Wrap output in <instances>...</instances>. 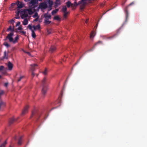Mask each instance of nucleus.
I'll return each mask as SVG.
<instances>
[{"instance_id":"obj_48","label":"nucleus","mask_w":147,"mask_h":147,"mask_svg":"<svg viewBox=\"0 0 147 147\" xmlns=\"http://www.w3.org/2000/svg\"><path fill=\"white\" fill-rule=\"evenodd\" d=\"M47 33L48 34H50L51 33V30H47Z\"/></svg>"},{"instance_id":"obj_56","label":"nucleus","mask_w":147,"mask_h":147,"mask_svg":"<svg viewBox=\"0 0 147 147\" xmlns=\"http://www.w3.org/2000/svg\"><path fill=\"white\" fill-rule=\"evenodd\" d=\"M38 115H38H38H36V119H37V117H39V116H40V115H39V114H38Z\"/></svg>"},{"instance_id":"obj_20","label":"nucleus","mask_w":147,"mask_h":147,"mask_svg":"<svg viewBox=\"0 0 147 147\" xmlns=\"http://www.w3.org/2000/svg\"><path fill=\"white\" fill-rule=\"evenodd\" d=\"M19 39V36L18 35H17V36L15 38V40L13 39V41H12L13 43L15 44L18 42V40Z\"/></svg>"},{"instance_id":"obj_46","label":"nucleus","mask_w":147,"mask_h":147,"mask_svg":"<svg viewBox=\"0 0 147 147\" xmlns=\"http://www.w3.org/2000/svg\"><path fill=\"white\" fill-rule=\"evenodd\" d=\"M32 71V76L33 77H34L35 74L34 73V71Z\"/></svg>"},{"instance_id":"obj_29","label":"nucleus","mask_w":147,"mask_h":147,"mask_svg":"<svg viewBox=\"0 0 147 147\" xmlns=\"http://www.w3.org/2000/svg\"><path fill=\"white\" fill-rule=\"evenodd\" d=\"M6 144L7 140H5V142L1 145L0 147H4Z\"/></svg>"},{"instance_id":"obj_55","label":"nucleus","mask_w":147,"mask_h":147,"mask_svg":"<svg viewBox=\"0 0 147 147\" xmlns=\"http://www.w3.org/2000/svg\"><path fill=\"white\" fill-rule=\"evenodd\" d=\"M16 139H17V136H15L14 138V140H16Z\"/></svg>"},{"instance_id":"obj_47","label":"nucleus","mask_w":147,"mask_h":147,"mask_svg":"<svg viewBox=\"0 0 147 147\" xmlns=\"http://www.w3.org/2000/svg\"><path fill=\"white\" fill-rule=\"evenodd\" d=\"M38 18H39V16H38L37 18H36L35 20H34V22H36V21H37L38 20Z\"/></svg>"},{"instance_id":"obj_4","label":"nucleus","mask_w":147,"mask_h":147,"mask_svg":"<svg viewBox=\"0 0 147 147\" xmlns=\"http://www.w3.org/2000/svg\"><path fill=\"white\" fill-rule=\"evenodd\" d=\"M37 3V0H31L30 2L29 6L31 8H34L36 7V4Z\"/></svg>"},{"instance_id":"obj_24","label":"nucleus","mask_w":147,"mask_h":147,"mask_svg":"<svg viewBox=\"0 0 147 147\" xmlns=\"http://www.w3.org/2000/svg\"><path fill=\"white\" fill-rule=\"evenodd\" d=\"M32 37L34 38H35L36 37L35 33L33 30H32Z\"/></svg>"},{"instance_id":"obj_17","label":"nucleus","mask_w":147,"mask_h":147,"mask_svg":"<svg viewBox=\"0 0 147 147\" xmlns=\"http://www.w3.org/2000/svg\"><path fill=\"white\" fill-rule=\"evenodd\" d=\"M36 115H37L38 116V113H37L36 111H33L32 112V115L30 117V118Z\"/></svg>"},{"instance_id":"obj_33","label":"nucleus","mask_w":147,"mask_h":147,"mask_svg":"<svg viewBox=\"0 0 147 147\" xmlns=\"http://www.w3.org/2000/svg\"><path fill=\"white\" fill-rule=\"evenodd\" d=\"M3 45L6 47H10V45L6 42H5L3 44Z\"/></svg>"},{"instance_id":"obj_49","label":"nucleus","mask_w":147,"mask_h":147,"mask_svg":"<svg viewBox=\"0 0 147 147\" xmlns=\"http://www.w3.org/2000/svg\"><path fill=\"white\" fill-rule=\"evenodd\" d=\"M16 4L15 3H12L11 4V7H13Z\"/></svg>"},{"instance_id":"obj_8","label":"nucleus","mask_w":147,"mask_h":147,"mask_svg":"<svg viewBox=\"0 0 147 147\" xmlns=\"http://www.w3.org/2000/svg\"><path fill=\"white\" fill-rule=\"evenodd\" d=\"M135 3V1H133L129 4L125 8V11L126 13V19H127L128 16V7L130 6H131L133 5Z\"/></svg>"},{"instance_id":"obj_15","label":"nucleus","mask_w":147,"mask_h":147,"mask_svg":"<svg viewBox=\"0 0 147 147\" xmlns=\"http://www.w3.org/2000/svg\"><path fill=\"white\" fill-rule=\"evenodd\" d=\"M56 49V47L55 46H52L50 48V51L52 53Z\"/></svg>"},{"instance_id":"obj_6","label":"nucleus","mask_w":147,"mask_h":147,"mask_svg":"<svg viewBox=\"0 0 147 147\" xmlns=\"http://www.w3.org/2000/svg\"><path fill=\"white\" fill-rule=\"evenodd\" d=\"M121 27H122V26L121 27H120V28H119V29L117 30L116 33L114 35H113L112 36H110V37L105 36L104 37V39H111L114 38V37H115V36H116L117 35H118V34L119 33V31L121 28Z\"/></svg>"},{"instance_id":"obj_59","label":"nucleus","mask_w":147,"mask_h":147,"mask_svg":"<svg viewBox=\"0 0 147 147\" xmlns=\"http://www.w3.org/2000/svg\"><path fill=\"white\" fill-rule=\"evenodd\" d=\"M7 1V0H4V1L6 2V1Z\"/></svg>"},{"instance_id":"obj_13","label":"nucleus","mask_w":147,"mask_h":147,"mask_svg":"<svg viewBox=\"0 0 147 147\" xmlns=\"http://www.w3.org/2000/svg\"><path fill=\"white\" fill-rule=\"evenodd\" d=\"M47 3V4L49 5V7L51 8L53 4V1L51 0H48L46 3Z\"/></svg>"},{"instance_id":"obj_39","label":"nucleus","mask_w":147,"mask_h":147,"mask_svg":"<svg viewBox=\"0 0 147 147\" xmlns=\"http://www.w3.org/2000/svg\"><path fill=\"white\" fill-rule=\"evenodd\" d=\"M4 68V67L3 66H0V71L3 70Z\"/></svg>"},{"instance_id":"obj_62","label":"nucleus","mask_w":147,"mask_h":147,"mask_svg":"<svg viewBox=\"0 0 147 147\" xmlns=\"http://www.w3.org/2000/svg\"><path fill=\"white\" fill-rule=\"evenodd\" d=\"M9 147H11V146H10Z\"/></svg>"},{"instance_id":"obj_28","label":"nucleus","mask_w":147,"mask_h":147,"mask_svg":"<svg viewBox=\"0 0 147 147\" xmlns=\"http://www.w3.org/2000/svg\"><path fill=\"white\" fill-rule=\"evenodd\" d=\"M67 10V8H66V6H64L63 7L62 9V11L63 12H66V11Z\"/></svg>"},{"instance_id":"obj_25","label":"nucleus","mask_w":147,"mask_h":147,"mask_svg":"<svg viewBox=\"0 0 147 147\" xmlns=\"http://www.w3.org/2000/svg\"><path fill=\"white\" fill-rule=\"evenodd\" d=\"M66 4L67 7H70V5H73L72 4H71V2L69 1L66 2Z\"/></svg>"},{"instance_id":"obj_42","label":"nucleus","mask_w":147,"mask_h":147,"mask_svg":"<svg viewBox=\"0 0 147 147\" xmlns=\"http://www.w3.org/2000/svg\"><path fill=\"white\" fill-rule=\"evenodd\" d=\"M17 29L19 30H23V28L21 26H20Z\"/></svg>"},{"instance_id":"obj_38","label":"nucleus","mask_w":147,"mask_h":147,"mask_svg":"<svg viewBox=\"0 0 147 147\" xmlns=\"http://www.w3.org/2000/svg\"><path fill=\"white\" fill-rule=\"evenodd\" d=\"M36 29H39L40 28V26L39 24H38L36 26Z\"/></svg>"},{"instance_id":"obj_26","label":"nucleus","mask_w":147,"mask_h":147,"mask_svg":"<svg viewBox=\"0 0 147 147\" xmlns=\"http://www.w3.org/2000/svg\"><path fill=\"white\" fill-rule=\"evenodd\" d=\"M3 58L4 59H7V55L6 51H5L4 52V55Z\"/></svg>"},{"instance_id":"obj_21","label":"nucleus","mask_w":147,"mask_h":147,"mask_svg":"<svg viewBox=\"0 0 147 147\" xmlns=\"http://www.w3.org/2000/svg\"><path fill=\"white\" fill-rule=\"evenodd\" d=\"M28 20L26 18H25L24 19L23 22V24L24 25H26L28 24Z\"/></svg>"},{"instance_id":"obj_53","label":"nucleus","mask_w":147,"mask_h":147,"mask_svg":"<svg viewBox=\"0 0 147 147\" xmlns=\"http://www.w3.org/2000/svg\"><path fill=\"white\" fill-rule=\"evenodd\" d=\"M88 19H87L86 20V21H85V23H86V24H87L88 22Z\"/></svg>"},{"instance_id":"obj_40","label":"nucleus","mask_w":147,"mask_h":147,"mask_svg":"<svg viewBox=\"0 0 147 147\" xmlns=\"http://www.w3.org/2000/svg\"><path fill=\"white\" fill-rule=\"evenodd\" d=\"M28 28H29V29H30L31 31L32 30V26L31 25H29L28 26Z\"/></svg>"},{"instance_id":"obj_2","label":"nucleus","mask_w":147,"mask_h":147,"mask_svg":"<svg viewBox=\"0 0 147 147\" xmlns=\"http://www.w3.org/2000/svg\"><path fill=\"white\" fill-rule=\"evenodd\" d=\"M43 16L45 18L44 23L46 25L49 24L51 22L49 20L51 18V15L49 14L48 12H47L44 14Z\"/></svg>"},{"instance_id":"obj_51","label":"nucleus","mask_w":147,"mask_h":147,"mask_svg":"<svg viewBox=\"0 0 147 147\" xmlns=\"http://www.w3.org/2000/svg\"><path fill=\"white\" fill-rule=\"evenodd\" d=\"M56 3H59L60 0H56Z\"/></svg>"},{"instance_id":"obj_37","label":"nucleus","mask_w":147,"mask_h":147,"mask_svg":"<svg viewBox=\"0 0 147 147\" xmlns=\"http://www.w3.org/2000/svg\"><path fill=\"white\" fill-rule=\"evenodd\" d=\"M38 16V14L37 13H35L34 14L33 16V17L34 18Z\"/></svg>"},{"instance_id":"obj_9","label":"nucleus","mask_w":147,"mask_h":147,"mask_svg":"<svg viewBox=\"0 0 147 147\" xmlns=\"http://www.w3.org/2000/svg\"><path fill=\"white\" fill-rule=\"evenodd\" d=\"M5 106V102L1 100H0V111L3 110Z\"/></svg>"},{"instance_id":"obj_50","label":"nucleus","mask_w":147,"mask_h":147,"mask_svg":"<svg viewBox=\"0 0 147 147\" xmlns=\"http://www.w3.org/2000/svg\"><path fill=\"white\" fill-rule=\"evenodd\" d=\"M14 22V20L13 19H12L11 20H10V22L12 23L13 22Z\"/></svg>"},{"instance_id":"obj_34","label":"nucleus","mask_w":147,"mask_h":147,"mask_svg":"<svg viewBox=\"0 0 147 147\" xmlns=\"http://www.w3.org/2000/svg\"><path fill=\"white\" fill-rule=\"evenodd\" d=\"M24 78V76H20L17 82H20Z\"/></svg>"},{"instance_id":"obj_58","label":"nucleus","mask_w":147,"mask_h":147,"mask_svg":"<svg viewBox=\"0 0 147 147\" xmlns=\"http://www.w3.org/2000/svg\"><path fill=\"white\" fill-rule=\"evenodd\" d=\"M28 0H24L26 2H27L28 1Z\"/></svg>"},{"instance_id":"obj_14","label":"nucleus","mask_w":147,"mask_h":147,"mask_svg":"<svg viewBox=\"0 0 147 147\" xmlns=\"http://www.w3.org/2000/svg\"><path fill=\"white\" fill-rule=\"evenodd\" d=\"M20 12H24V13L22 14V15L21 16V18L22 19H23L24 18H26L28 16V15L27 14H25V10H23L22 11H20Z\"/></svg>"},{"instance_id":"obj_23","label":"nucleus","mask_w":147,"mask_h":147,"mask_svg":"<svg viewBox=\"0 0 147 147\" xmlns=\"http://www.w3.org/2000/svg\"><path fill=\"white\" fill-rule=\"evenodd\" d=\"M95 35L94 32L93 31H92L90 33V38H93Z\"/></svg>"},{"instance_id":"obj_57","label":"nucleus","mask_w":147,"mask_h":147,"mask_svg":"<svg viewBox=\"0 0 147 147\" xmlns=\"http://www.w3.org/2000/svg\"><path fill=\"white\" fill-rule=\"evenodd\" d=\"M27 53L28 55H30V53L29 52H27Z\"/></svg>"},{"instance_id":"obj_63","label":"nucleus","mask_w":147,"mask_h":147,"mask_svg":"<svg viewBox=\"0 0 147 147\" xmlns=\"http://www.w3.org/2000/svg\"><path fill=\"white\" fill-rule=\"evenodd\" d=\"M63 61H65L64 60V59H63Z\"/></svg>"},{"instance_id":"obj_10","label":"nucleus","mask_w":147,"mask_h":147,"mask_svg":"<svg viewBox=\"0 0 147 147\" xmlns=\"http://www.w3.org/2000/svg\"><path fill=\"white\" fill-rule=\"evenodd\" d=\"M29 106L26 105L24 108V110L22 111V115H24L28 112V110L29 108Z\"/></svg>"},{"instance_id":"obj_1","label":"nucleus","mask_w":147,"mask_h":147,"mask_svg":"<svg viewBox=\"0 0 147 147\" xmlns=\"http://www.w3.org/2000/svg\"><path fill=\"white\" fill-rule=\"evenodd\" d=\"M46 78H44L41 84V85L42 87V95L44 97L45 96V95L47 91L48 90V86L46 84Z\"/></svg>"},{"instance_id":"obj_64","label":"nucleus","mask_w":147,"mask_h":147,"mask_svg":"<svg viewBox=\"0 0 147 147\" xmlns=\"http://www.w3.org/2000/svg\"><path fill=\"white\" fill-rule=\"evenodd\" d=\"M97 25H98V24H96V26H97Z\"/></svg>"},{"instance_id":"obj_61","label":"nucleus","mask_w":147,"mask_h":147,"mask_svg":"<svg viewBox=\"0 0 147 147\" xmlns=\"http://www.w3.org/2000/svg\"><path fill=\"white\" fill-rule=\"evenodd\" d=\"M1 75H0V79L1 78Z\"/></svg>"},{"instance_id":"obj_18","label":"nucleus","mask_w":147,"mask_h":147,"mask_svg":"<svg viewBox=\"0 0 147 147\" xmlns=\"http://www.w3.org/2000/svg\"><path fill=\"white\" fill-rule=\"evenodd\" d=\"M91 0H82L81 1H79L78 2V3L79 4H82L83 5H84L85 4V3L84 2V1H90Z\"/></svg>"},{"instance_id":"obj_11","label":"nucleus","mask_w":147,"mask_h":147,"mask_svg":"<svg viewBox=\"0 0 147 147\" xmlns=\"http://www.w3.org/2000/svg\"><path fill=\"white\" fill-rule=\"evenodd\" d=\"M7 66L8 67V70H11L13 68V65L9 61L8 62Z\"/></svg>"},{"instance_id":"obj_45","label":"nucleus","mask_w":147,"mask_h":147,"mask_svg":"<svg viewBox=\"0 0 147 147\" xmlns=\"http://www.w3.org/2000/svg\"><path fill=\"white\" fill-rule=\"evenodd\" d=\"M8 84V83H7V82L5 83V84H4V86L5 87H6L7 86Z\"/></svg>"},{"instance_id":"obj_52","label":"nucleus","mask_w":147,"mask_h":147,"mask_svg":"<svg viewBox=\"0 0 147 147\" xmlns=\"http://www.w3.org/2000/svg\"><path fill=\"white\" fill-rule=\"evenodd\" d=\"M6 73V71L4 70H3L2 72V73L3 74H5Z\"/></svg>"},{"instance_id":"obj_54","label":"nucleus","mask_w":147,"mask_h":147,"mask_svg":"<svg viewBox=\"0 0 147 147\" xmlns=\"http://www.w3.org/2000/svg\"><path fill=\"white\" fill-rule=\"evenodd\" d=\"M33 27L34 29V30H36V29H37L36 26H34Z\"/></svg>"},{"instance_id":"obj_36","label":"nucleus","mask_w":147,"mask_h":147,"mask_svg":"<svg viewBox=\"0 0 147 147\" xmlns=\"http://www.w3.org/2000/svg\"><path fill=\"white\" fill-rule=\"evenodd\" d=\"M28 11L29 14H31L33 13L31 9H28Z\"/></svg>"},{"instance_id":"obj_43","label":"nucleus","mask_w":147,"mask_h":147,"mask_svg":"<svg viewBox=\"0 0 147 147\" xmlns=\"http://www.w3.org/2000/svg\"><path fill=\"white\" fill-rule=\"evenodd\" d=\"M20 24V22H18L16 24V26H19Z\"/></svg>"},{"instance_id":"obj_44","label":"nucleus","mask_w":147,"mask_h":147,"mask_svg":"<svg viewBox=\"0 0 147 147\" xmlns=\"http://www.w3.org/2000/svg\"><path fill=\"white\" fill-rule=\"evenodd\" d=\"M20 33H22V34H26V32H25V31H20Z\"/></svg>"},{"instance_id":"obj_41","label":"nucleus","mask_w":147,"mask_h":147,"mask_svg":"<svg viewBox=\"0 0 147 147\" xmlns=\"http://www.w3.org/2000/svg\"><path fill=\"white\" fill-rule=\"evenodd\" d=\"M80 4H79L78 2L77 3L76 2V1L74 3V5L75 6H77L78 5H80Z\"/></svg>"},{"instance_id":"obj_32","label":"nucleus","mask_w":147,"mask_h":147,"mask_svg":"<svg viewBox=\"0 0 147 147\" xmlns=\"http://www.w3.org/2000/svg\"><path fill=\"white\" fill-rule=\"evenodd\" d=\"M60 18L58 16H55L54 18V19L57 20H59Z\"/></svg>"},{"instance_id":"obj_12","label":"nucleus","mask_w":147,"mask_h":147,"mask_svg":"<svg viewBox=\"0 0 147 147\" xmlns=\"http://www.w3.org/2000/svg\"><path fill=\"white\" fill-rule=\"evenodd\" d=\"M30 69L32 71H34L35 69H36V67L38 65L37 64H31L30 65Z\"/></svg>"},{"instance_id":"obj_3","label":"nucleus","mask_w":147,"mask_h":147,"mask_svg":"<svg viewBox=\"0 0 147 147\" xmlns=\"http://www.w3.org/2000/svg\"><path fill=\"white\" fill-rule=\"evenodd\" d=\"M16 4L18 8L16 12V13L17 15H19L20 11V9L22 8L24 6V4L22 2H20L18 1H17Z\"/></svg>"},{"instance_id":"obj_31","label":"nucleus","mask_w":147,"mask_h":147,"mask_svg":"<svg viewBox=\"0 0 147 147\" xmlns=\"http://www.w3.org/2000/svg\"><path fill=\"white\" fill-rule=\"evenodd\" d=\"M69 13V12H64L63 16L64 18H66L67 16V15Z\"/></svg>"},{"instance_id":"obj_16","label":"nucleus","mask_w":147,"mask_h":147,"mask_svg":"<svg viewBox=\"0 0 147 147\" xmlns=\"http://www.w3.org/2000/svg\"><path fill=\"white\" fill-rule=\"evenodd\" d=\"M9 31H11V32H13L14 31V28H12L11 26H9V27L8 28L7 30V31L8 32Z\"/></svg>"},{"instance_id":"obj_22","label":"nucleus","mask_w":147,"mask_h":147,"mask_svg":"<svg viewBox=\"0 0 147 147\" xmlns=\"http://www.w3.org/2000/svg\"><path fill=\"white\" fill-rule=\"evenodd\" d=\"M22 136H21L19 139L18 141V144L19 145H20L22 144Z\"/></svg>"},{"instance_id":"obj_7","label":"nucleus","mask_w":147,"mask_h":147,"mask_svg":"<svg viewBox=\"0 0 147 147\" xmlns=\"http://www.w3.org/2000/svg\"><path fill=\"white\" fill-rule=\"evenodd\" d=\"M13 35V32H11L8 34L7 36H6L7 38L9 39L10 42H12L13 41V38L12 36Z\"/></svg>"},{"instance_id":"obj_35","label":"nucleus","mask_w":147,"mask_h":147,"mask_svg":"<svg viewBox=\"0 0 147 147\" xmlns=\"http://www.w3.org/2000/svg\"><path fill=\"white\" fill-rule=\"evenodd\" d=\"M47 69H45L44 71L43 72V73L44 75H47Z\"/></svg>"},{"instance_id":"obj_60","label":"nucleus","mask_w":147,"mask_h":147,"mask_svg":"<svg viewBox=\"0 0 147 147\" xmlns=\"http://www.w3.org/2000/svg\"><path fill=\"white\" fill-rule=\"evenodd\" d=\"M39 1H41L42 0H38Z\"/></svg>"},{"instance_id":"obj_30","label":"nucleus","mask_w":147,"mask_h":147,"mask_svg":"<svg viewBox=\"0 0 147 147\" xmlns=\"http://www.w3.org/2000/svg\"><path fill=\"white\" fill-rule=\"evenodd\" d=\"M58 11V9H56L53 11L52 12V14H54L56 13H57V12Z\"/></svg>"},{"instance_id":"obj_5","label":"nucleus","mask_w":147,"mask_h":147,"mask_svg":"<svg viewBox=\"0 0 147 147\" xmlns=\"http://www.w3.org/2000/svg\"><path fill=\"white\" fill-rule=\"evenodd\" d=\"M47 7V5L45 2H43L40 4L38 8L42 9H45Z\"/></svg>"},{"instance_id":"obj_19","label":"nucleus","mask_w":147,"mask_h":147,"mask_svg":"<svg viewBox=\"0 0 147 147\" xmlns=\"http://www.w3.org/2000/svg\"><path fill=\"white\" fill-rule=\"evenodd\" d=\"M15 121V119L13 118H11L9 121V125L12 124Z\"/></svg>"},{"instance_id":"obj_27","label":"nucleus","mask_w":147,"mask_h":147,"mask_svg":"<svg viewBox=\"0 0 147 147\" xmlns=\"http://www.w3.org/2000/svg\"><path fill=\"white\" fill-rule=\"evenodd\" d=\"M102 44V42L99 41L98 42H96L94 45V46L93 47V48H94L97 45H98V44Z\"/></svg>"}]
</instances>
